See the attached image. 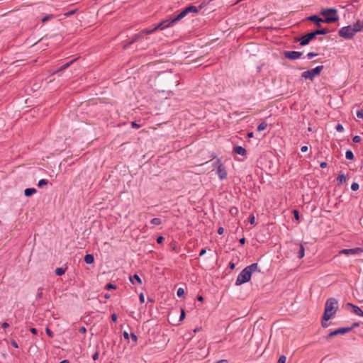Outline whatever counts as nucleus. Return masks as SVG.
<instances>
[{"mask_svg": "<svg viewBox=\"0 0 363 363\" xmlns=\"http://www.w3.org/2000/svg\"><path fill=\"white\" fill-rule=\"evenodd\" d=\"M339 304L335 298L331 297L326 300L324 310V320H329L333 318L338 310Z\"/></svg>", "mask_w": 363, "mask_h": 363, "instance_id": "nucleus-1", "label": "nucleus"}, {"mask_svg": "<svg viewBox=\"0 0 363 363\" xmlns=\"http://www.w3.org/2000/svg\"><path fill=\"white\" fill-rule=\"evenodd\" d=\"M324 23H333L339 20L337 10L335 8L322 9L320 12Z\"/></svg>", "mask_w": 363, "mask_h": 363, "instance_id": "nucleus-2", "label": "nucleus"}, {"mask_svg": "<svg viewBox=\"0 0 363 363\" xmlns=\"http://www.w3.org/2000/svg\"><path fill=\"white\" fill-rule=\"evenodd\" d=\"M213 167L214 169H216V173L218 174V178L220 180H223L227 178V170L220 158L216 159V160L213 163Z\"/></svg>", "mask_w": 363, "mask_h": 363, "instance_id": "nucleus-3", "label": "nucleus"}, {"mask_svg": "<svg viewBox=\"0 0 363 363\" xmlns=\"http://www.w3.org/2000/svg\"><path fill=\"white\" fill-rule=\"evenodd\" d=\"M323 68L324 67L323 65H319L312 69L305 71L302 72L301 77L306 79H308L311 81H313L315 76L320 74Z\"/></svg>", "mask_w": 363, "mask_h": 363, "instance_id": "nucleus-4", "label": "nucleus"}, {"mask_svg": "<svg viewBox=\"0 0 363 363\" xmlns=\"http://www.w3.org/2000/svg\"><path fill=\"white\" fill-rule=\"evenodd\" d=\"M338 35L340 37L343 38L346 40L352 39L355 35L352 26H347L341 28L338 30Z\"/></svg>", "mask_w": 363, "mask_h": 363, "instance_id": "nucleus-5", "label": "nucleus"}, {"mask_svg": "<svg viewBox=\"0 0 363 363\" xmlns=\"http://www.w3.org/2000/svg\"><path fill=\"white\" fill-rule=\"evenodd\" d=\"M251 277L252 275L250 274V272L245 268H244L237 277L235 285L240 286L245 283H247L250 281Z\"/></svg>", "mask_w": 363, "mask_h": 363, "instance_id": "nucleus-6", "label": "nucleus"}, {"mask_svg": "<svg viewBox=\"0 0 363 363\" xmlns=\"http://www.w3.org/2000/svg\"><path fill=\"white\" fill-rule=\"evenodd\" d=\"M314 31L307 33L301 37H296L294 42H299L301 46H305L309 44V43L315 38Z\"/></svg>", "mask_w": 363, "mask_h": 363, "instance_id": "nucleus-7", "label": "nucleus"}, {"mask_svg": "<svg viewBox=\"0 0 363 363\" xmlns=\"http://www.w3.org/2000/svg\"><path fill=\"white\" fill-rule=\"evenodd\" d=\"M175 21L173 18L171 17L169 18L162 21L160 23H158L155 27L157 30H164L165 28H169L175 24Z\"/></svg>", "mask_w": 363, "mask_h": 363, "instance_id": "nucleus-8", "label": "nucleus"}, {"mask_svg": "<svg viewBox=\"0 0 363 363\" xmlns=\"http://www.w3.org/2000/svg\"><path fill=\"white\" fill-rule=\"evenodd\" d=\"M284 56L289 60H295L302 56V52L298 51H284Z\"/></svg>", "mask_w": 363, "mask_h": 363, "instance_id": "nucleus-9", "label": "nucleus"}, {"mask_svg": "<svg viewBox=\"0 0 363 363\" xmlns=\"http://www.w3.org/2000/svg\"><path fill=\"white\" fill-rule=\"evenodd\" d=\"M363 252V250L360 247H354L350 249H343L340 250V254H344L346 255L360 254Z\"/></svg>", "mask_w": 363, "mask_h": 363, "instance_id": "nucleus-10", "label": "nucleus"}, {"mask_svg": "<svg viewBox=\"0 0 363 363\" xmlns=\"http://www.w3.org/2000/svg\"><path fill=\"white\" fill-rule=\"evenodd\" d=\"M347 333H349L348 328H337L332 332H330L327 338L332 337L333 336L337 335H345Z\"/></svg>", "mask_w": 363, "mask_h": 363, "instance_id": "nucleus-11", "label": "nucleus"}, {"mask_svg": "<svg viewBox=\"0 0 363 363\" xmlns=\"http://www.w3.org/2000/svg\"><path fill=\"white\" fill-rule=\"evenodd\" d=\"M347 307L352 308V312L359 316L363 317V311L358 306L352 303H347Z\"/></svg>", "mask_w": 363, "mask_h": 363, "instance_id": "nucleus-12", "label": "nucleus"}, {"mask_svg": "<svg viewBox=\"0 0 363 363\" xmlns=\"http://www.w3.org/2000/svg\"><path fill=\"white\" fill-rule=\"evenodd\" d=\"M307 20L314 23L318 27H320V23H323V18L318 15L310 16Z\"/></svg>", "mask_w": 363, "mask_h": 363, "instance_id": "nucleus-13", "label": "nucleus"}, {"mask_svg": "<svg viewBox=\"0 0 363 363\" xmlns=\"http://www.w3.org/2000/svg\"><path fill=\"white\" fill-rule=\"evenodd\" d=\"M233 152L236 155H240L244 157H246L247 155V150L240 145L234 146Z\"/></svg>", "mask_w": 363, "mask_h": 363, "instance_id": "nucleus-14", "label": "nucleus"}, {"mask_svg": "<svg viewBox=\"0 0 363 363\" xmlns=\"http://www.w3.org/2000/svg\"><path fill=\"white\" fill-rule=\"evenodd\" d=\"M355 34L358 32L363 31V21L358 19L353 25H352Z\"/></svg>", "mask_w": 363, "mask_h": 363, "instance_id": "nucleus-15", "label": "nucleus"}, {"mask_svg": "<svg viewBox=\"0 0 363 363\" xmlns=\"http://www.w3.org/2000/svg\"><path fill=\"white\" fill-rule=\"evenodd\" d=\"M140 38H143V36L141 33L140 32L139 33L135 34L130 41H128L124 45V48L129 47L130 45L133 44L135 42L138 40Z\"/></svg>", "mask_w": 363, "mask_h": 363, "instance_id": "nucleus-16", "label": "nucleus"}, {"mask_svg": "<svg viewBox=\"0 0 363 363\" xmlns=\"http://www.w3.org/2000/svg\"><path fill=\"white\" fill-rule=\"evenodd\" d=\"M140 38H143V36L141 33L140 32L139 33L135 34L130 41H128L124 45V48L129 47L130 45L133 44L135 42L138 40Z\"/></svg>", "mask_w": 363, "mask_h": 363, "instance_id": "nucleus-17", "label": "nucleus"}, {"mask_svg": "<svg viewBox=\"0 0 363 363\" xmlns=\"http://www.w3.org/2000/svg\"><path fill=\"white\" fill-rule=\"evenodd\" d=\"M188 14L187 11H186L185 8L176 16L172 17L175 23H177L178 21H181L182 18H184L186 15Z\"/></svg>", "mask_w": 363, "mask_h": 363, "instance_id": "nucleus-18", "label": "nucleus"}, {"mask_svg": "<svg viewBox=\"0 0 363 363\" xmlns=\"http://www.w3.org/2000/svg\"><path fill=\"white\" fill-rule=\"evenodd\" d=\"M245 269L250 272V274L252 275V272L258 271L260 272L259 269H258V264L257 263H252V264L247 266Z\"/></svg>", "mask_w": 363, "mask_h": 363, "instance_id": "nucleus-19", "label": "nucleus"}, {"mask_svg": "<svg viewBox=\"0 0 363 363\" xmlns=\"http://www.w3.org/2000/svg\"><path fill=\"white\" fill-rule=\"evenodd\" d=\"M84 260L86 264H91L94 262V257L91 254H86L84 256Z\"/></svg>", "mask_w": 363, "mask_h": 363, "instance_id": "nucleus-20", "label": "nucleus"}, {"mask_svg": "<svg viewBox=\"0 0 363 363\" xmlns=\"http://www.w3.org/2000/svg\"><path fill=\"white\" fill-rule=\"evenodd\" d=\"M129 279L133 284H135V281H136L140 285L142 284V280L140 277L136 274H135L133 276H130Z\"/></svg>", "mask_w": 363, "mask_h": 363, "instance_id": "nucleus-21", "label": "nucleus"}, {"mask_svg": "<svg viewBox=\"0 0 363 363\" xmlns=\"http://www.w3.org/2000/svg\"><path fill=\"white\" fill-rule=\"evenodd\" d=\"M315 34V36L318 35H326L328 33H330V30L328 28H321V29H316L315 30H313Z\"/></svg>", "mask_w": 363, "mask_h": 363, "instance_id": "nucleus-22", "label": "nucleus"}, {"mask_svg": "<svg viewBox=\"0 0 363 363\" xmlns=\"http://www.w3.org/2000/svg\"><path fill=\"white\" fill-rule=\"evenodd\" d=\"M77 60V58H74V59L65 63L59 68L58 72L66 69Z\"/></svg>", "mask_w": 363, "mask_h": 363, "instance_id": "nucleus-23", "label": "nucleus"}, {"mask_svg": "<svg viewBox=\"0 0 363 363\" xmlns=\"http://www.w3.org/2000/svg\"><path fill=\"white\" fill-rule=\"evenodd\" d=\"M37 190L35 188H27L24 191V195L26 196H31L34 194H35Z\"/></svg>", "mask_w": 363, "mask_h": 363, "instance_id": "nucleus-24", "label": "nucleus"}, {"mask_svg": "<svg viewBox=\"0 0 363 363\" xmlns=\"http://www.w3.org/2000/svg\"><path fill=\"white\" fill-rule=\"evenodd\" d=\"M337 185H340L347 182V178L344 174H340L337 177Z\"/></svg>", "mask_w": 363, "mask_h": 363, "instance_id": "nucleus-25", "label": "nucleus"}, {"mask_svg": "<svg viewBox=\"0 0 363 363\" xmlns=\"http://www.w3.org/2000/svg\"><path fill=\"white\" fill-rule=\"evenodd\" d=\"M186 11L188 13H198L199 9H197V6H195L194 5H189L185 8Z\"/></svg>", "mask_w": 363, "mask_h": 363, "instance_id": "nucleus-26", "label": "nucleus"}, {"mask_svg": "<svg viewBox=\"0 0 363 363\" xmlns=\"http://www.w3.org/2000/svg\"><path fill=\"white\" fill-rule=\"evenodd\" d=\"M305 255V249L303 245H300L299 250L297 252V257L301 259Z\"/></svg>", "mask_w": 363, "mask_h": 363, "instance_id": "nucleus-27", "label": "nucleus"}, {"mask_svg": "<svg viewBox=\"0 0 363 363\" xmlns=\"http://www.w3.org/2000/svg\"><path fill=\"white\" fill-rule=\"evenodd\" d=\"M157 30V28L155 26L152 29H143V30L140 31L141 34H142V36L143 37L144 35H149V34H151L152 33H154L155 31Z\"/></svg>", "mask_w": 363, "mask_h": 363, "instance_id": "nucleus-28", "label": "nucleus"}, {"mask_svg": "<svg viewBox=\"0 0 363 363\" xmlns=\"http://www.w3.org/2000/svg\"><path fill=\"white\" fill-rule=\"evenodd\" d=\"M267 127V123L265 121H263L258 125V126L257 128V130L259 132L263 131L266 129Z\"/></svg>", "mask_w": 363, "mask_h": 363, "instance_id": "nucleus-29", "label": "nucleus"}, {"mask_svg": "<svg viewBox=\"0 0 363 363\" xmlns=\"http://www.w3.org/2000/svg\"><path fill=\"white\" fill-rule=\"evenodd\" d=\"M65 272H66V268L58 267L55 269V273L57 276H62V275L65 274Z\"/></svg>", "mask_w": 363, "mask_h": 363, "instance_id": "nucleus-30", "label": "nucleus"}, {"mask_svg": "<svg viewBox=\"0 0 363 363\" xmlns=\"http://www.w3.org/2000/svg\"><path fill=\"white\" fill-rule=\"evenodd\" d=\"M345 157L346 159L349 160H352L354 159V156L352 150H347L345 153Z\"/></svg>", "mask_w": 363, "mask_h": 363, "instance_id": "nucleus-31", "label": "nucleus"}, {"mask_svg": "<svg viewBox=\"0 0 363 363\" xmlns=\"http://www.w3.org/2000/svg\"><path fill=\"white\" fill-rule=\"evenodd\" d=\"M150 223L155 225H159L162 223V220L159 218H154L150 220Z\"/></svg>", "mask_w": 363, "mask_h": 363, "instance_id": "nucleus-32", "label": "nucleus"}, {"mask_svg": "<svg viewBox=\"0 0 363 363\" xmlns=\"http://www.w3.org/2000/svg\"><path fill=\"white\" fill-rule=\"evenodd\" d=\"M48 184V180L45 179H42L38 182V186L39 188H43L44 186Z\"/></svg>", "mask_w": 363, "mask_h": 363, "instance_id": "nucleus-33", "label": "nucleus"}, {"mask_svg": "<svg viewBox=\"0 0 363 363\" xmlns=\"http://www.w3.org/2000/svg\"><path fill=\"white\" fill-rule=\"evenodd\" d=\"M292 213H293V215H294V218H295L298 222H299V220H300V213H299L298 210H297V209H294V210L292 211Z\"/></svg>", "mask_w": 363, "mask_h": 363, "instance_id": "nucleus-34", "label": "nucleus"}, {"mask_svg": "<svg viewBox=\"0 0 363 363\" xmlns=\"http://www.w3.org/2000/svg\"><path fill=\"white\" fill-rule=\"evenodd\" d=\"M185 291L183 288H179L177 291V295L178 297H183L184 296Z\"/></svg>", "mask_w": 363, "mask_h": 363, "instance_id": "nucleus-35", "label": "nucleus"}, {"mask_svg": "<svg viewBox=\"0 0 363 363\" xmlns=\"http://www.w3.org/2000/svg\"><path fill=\"white\" fill-rule=\"evenodd\" d=\"M54 18V15H52V14H49V15H47V16H44V17L41 19V21H42L43 23H45V22H47L48 21H49V20H50V19H52V18Z\"/></svg>", "mask_w": 363, "mask_h": 363, "instance_id": "nucleus-36", "label": "nucleus"}, {"mask_svg": "<svg viewBox=\"0 0 363 363\" xmlns=\"http://www.w3.org/2000/svg\"><path fill=\"white\" fill-rule=\"evenodd\" d=\"M321 325H322V327L324 328H326L330 325L328 320H324V315H323V316H322Z\"/></svg>", "mask_w": 363, "mask_h": 363, "instance_id": "nucleus-37", "label": "nucleus"}, {"mask_svg": "<svg viewBox=\"0 0 363 363\" xmlns=\"http://www.w3.org/2000/svg\"><path fill=\"white\" fill-rule=\"evenodd\" d=\"M43 296V288L40 287L38 289V293H37V295H36V298L37 299H40V298H42Z\"/></svg>", "mask_w": 363, "mask_h": 363, "instance_id": "nucleus-38", "label": "nucleus"}, {"mask_svg": "<svg viewBox=\"0 0 363 363\" xmlns=\"http://www.w3.org/2000/svg\"><path fill=\"white\" fill-rule=\"evenodd\" d=\"M116 289V286L111 283H108L105 286V289H106V290Z\"/></svg>", "mask_w": 363, "mask_h": 363, "instance_id": "nucleus-39", "label": "nucleus"}, {"mask_svg": "<svg viewBox=\"0 0 363 363\" xmlns=\"http://www.w3.org/2000/svg\"><path fill=\"white\" fill-rule=\"evenodd\" d=\"M335 130L337 131V132H340V133H342L344 131V127L342 124L340 123H337L336 125H335Z\"/></svg>", "mask_w": 363, "mask_h": 363, "instance_id": "nucleus-40", "label": "nucleus"}, {"mask_svg": "<svg viewBox=\"0 0 363 363\" xmlns=\"http://www.w3.org/2000/svg\"><path fill=\"white\" fill-rule=\"evenodd\" d=\"M359 326V323L355 322V323H352V325L351 326L346 327V328H348L349 332H350L352 330H353L354 328H357Z\"/></svg>", "mask_w": 363, "mask_h": 363, "instance_id": "nucleus-41", "label": "nucleus"}, {"mask_svg": "<svg viewBox=\"0 0 363 363\" xmlns=\"http://www.w3.org/2000/svg\"><path fill=\"white\" fill-rule=\"evenodd\" d=\"M359 188V185L358 183L357 182H353L352 184H351V189L352 191H357Z\"/></svg>", "mask_w": 363, "mask_h": 363, "instance_id": "nucleus-42", "label": "nucleus"}, {"mask_svg": "<svg viewBox=\"0 0 363 363\" xmlns=\"http://www.w3.org/2000/svg\"><path fill=\"white\" fill-rule=\"evenodd\" d=\"M45 333L48 335V336H49L50 337H54L53 332L48 327H47L45 328Z\"/></svg>", "mask_w": 363, "mask_h": 363, "instance_id": "nucleus-43", "label": "nucleus"}, {"mask_svg": "<svg viewBox=\"0 0 363 363\" xmlns=\"http://www.w3.org/2000/svg\"><path fill=\"white\" fill-rule=\"evenodd\" d=\"M286 357L285 355H281L278 359L277 363H286Z\"/></svg>", "mask_w": 363, "mask_h": 363, "instance_id": "nucleus-44", "label": "nucleus"}, {"mask_svg": "<svg viewBox=\"0 0 363 363\" xmlns=\"http://www.w3.org/2000/svg\"><path fill=\"white\" fill-rule=\"evenodd\" d=\"M318 54L316 53V52H308L307 55H306V57L308 59H312L313 57H316Z\"/></svg>", "mask_w": 363, "mask_h": 363, "instance_id": "nucleus-45", "label": "nucleus"}, {"mask_svg": "<svg viewBox=\"0 0 363 363\" xmlns=\"http://www.w3.org/2000/svg\"><path fill=\"white\" fill-rule=\"evenodd\" d=\"M357 116L359 118H363V109L360 108L357 111Z\"/></svg>", "mask_w": 363, "mask_h": 363, "instance_id": "nucleus-46", "label": "nucleus"}, {"mask_svg": "<svg viewBox=\"0 0 363 363\" xmlns=\"http://www.w3.org/2000/svg\"><path fill=\"white\" fill-rule=\"evenodd\" d=\"M208 4V3L205 1H203V2H201L199 6H197V9H199V12L203 8L205 7L206 5Z\"/></svg>", "mask_w": 363, "mask_h": 363, "instance_id": "nucleus-47", "label": "nucleus"}, {"mask_svg": "<svg viewBox=\"0 0 363 363\" xmlns=\"http://www.w3.org/2000/svg\"><path fill=\"white\" fill-rule=\"evenodd\" d=\"M185 316H186L185 311L183 308H182L181 309V314H180V316H179V321H182L185 318Z\"/></svg>", "mask_w": 363, "mask_h": 363, "instance_id": "nucleus-48", "label": "nucleus"}, {"mask_svg": "<svg viewBox=\"0 0 363 363\" xmlns=\"http://www.w3.org/2000/svg\"><path fill=\"white\" fill-rule=\"evenodd\" d=\"M361 137L359 135H355L352 138V141L355 143L361 142Z\"/></svg>", "mask_w": 363, "mask_h": 363, "instance_id": "nucleus-49", "label": "nucleus"}, {"mask_svg": "<svg viewBox=\"0 0 363 363\" xmlns=\"http://www.w3.org/2000/svg\"><path fill=\"white\" fill-rule=\"evenodd\" d=\"M10 343H11V345L13 347H15V348H18V343H17V342H16V341L15 340H13V339H11V340H10Z\"/></svg>", "mask_w": 363, "mask_h": 363, "instance_id": "nucleus-50", "label": "nucleus"}, {"mask_svg": "<svg viewBox=\"0 0 363 363\" xmlns=\"http://www.w3.org/2000/svg\"><path fill=\"white\" fill-rule=\"evenodd\" d=\"M249 222L250 224L254 225L255 223V218L253 215H250L249 217Z\"/></svg>", "mask_w": 363, "mask_h": 363, "instance_id": "nucleus-51", "label": "nucleus"}, {"mask_svg": "<svg viewBox=\"0 0 363 363\" xmlns=\"http://www.w3.org/2000/svg\"><path fill=\"white\" fill-rule=\"evenodd\" d=\"M164 238L163 236H162V235L158 236L157 238V242L158 244H162L164 242Z\"/></svg>", "mask_w": 363, "mask_h": 363, "instance_id": "nucleus-52", "label": "nucleus"}, {"mask_svg": "<svg viewBox=\"0 0 363 363\" xmlns=\"http://www.w3.org/2000/svg\"><path fill=\"white\" fill-rule=\"evenodd\" d=\"M99 352L98 350H96L95 352V353L92 355V359L94 361H96L99 359Z\"/></svg>", "mask_w": 363, "mask_h": 363, "instance_id": "nucleus-53", "label": "nucleus"}, {"mask_svg": "<svg viewBox=\"0 0 363 363\" xmlns=\"http://www.w3.org/2000/svg\"><path fill=\"white\" fill-rule=\"evenodd\" d=\"M130 337L132 339V340L135 342H137L138 341V336L134 333H132L130 334Z\"/></svg>", "mask_w": 363, "mask_h": 363, "instance_id": "nucleus-54", "label": "nucleus"}, {"mask_svg": "<svg viewBox=\"0 0 363 363\" xmlns=\"http://www.w3.org/2000/svg\"><path fill=\"white\" fill-rule=\"evenodd\" d=\"M131 127L133 128H139L140 127V125L137 123L135 121L131 122Z\"/></svg>", "mask_w": 363, "mask_h": 363, "instance_id": "nucleus-55", "label": "nucleus"}, {"mask_svg": "<svg viewBox=\"0 0 363 363\" xmlns=\"http://www.w3.org/2000/svg\"><path fill=\"white\" fill-rule=\"evenodd\" d=\"M123 335L125 340H128L130 335L128 334L127 331H123Z\"/></svg>", "mask_w": 363, "mask_h": 363, "instance_id": "nucleus-56", "label": "nucleus"}, {"mask_svg": "<svg viewBox=\"0 0 363 363\" xmlns=\"http://www.w3.org/2000/svg\"><path fill=\"white\" fill-rule=\"evenodd\" d=\"M139 300L141 303H143L145 302V296L143 293L140 294Z\"/></svg>", "mask_w": 363, "mask_h": 363, "instance_id": "nucleus-57", "label": "nucleus"}, {"mask_svg": "<svg viewBox=\"0 0 363 363\" xmlns=\"http://www.w3.org/2000/svg\"><path fill=\"white\" fill-rule=\"evenodd\" d=\"M79 332L80 333L84 334V333H86V328H85V327L82 326V327H80V328H79Z\"/></svg>", "mask_w": 363, "mask_h": 363, "instance_id": "nucleus-58", "label": "nucleus"}, {"mask_svg": "<svg viewBox=\"0 0 363 363\" xmlns=\"http://www.w3.org/2000/svg\"><path fill=\"white\" fill-rule=\"evenodd\" d=\"M327 166H328V163L326 162H321L320 163V167L322 169H324V168L327 167Z\"/></svg>", "mask_w": 363, "mask_h": 363, "instance_id": "nucleus-59", "label": "nucleus"}, {"mask_svg": "<svg viewBox=\"0 0 363 363\" xmlns=\"http://www.w3.org/2000/svg\"><path fill=\"white\" fill-rule=\"evenodd\" d=\"M117 318H118V317H117V315L116 313H113L111 315V320L113 322H114V323L116 322L117 321Z\"/></svg>", "mask_w": 363, "mask_h": 363, "instance_id": "nucleus-60", "label": "nucleus"}, {"mask_svg": "<svg viewBox=\"0 0 363 363\" xmlns=\"http://www.w3.org/2000/svg\"><path fill=\"white\" fill-rule=\"evenodd\" d=\"M30 331L33 335H37L38 334V330L36 328H30Z\"/></svg>", "mask_w": 363, "mask_h": 363, "instance_id": "nucleus-61", "label": "nucleus"}, {"mask_svg": "<svg viewBox=\"0 0 363 363\" xmlns=\"http://www.w3.org/2000/svg\"><path fill=\"white\" fill-rule=\"evenodd\" d=\"M206 252V248H203L201 250L200 252H199V256L200 257H202L203 256Z\"/></svg>", "mask_w": 363, "mask_h": 363, "instance_id": "nucleus-62", "label": "nucleus"}, {"mask_svg": "<svg viewBox=\"0 0 363 363\" xmlns=\"http://www.w3.org/2000/svg\"><path fill=\"white\" fill-rule=\"evenodd\" d=\"M308 146H306V145L302 146V147H301V151L302 152H307V151H308Z\"/></svg>", "mask_w": 363, "mask_h": 363, "instance_id": "nucleus-63", "label": "nucleus"}, {"mask_svg": "<svg viewBox=\"0 0 363 363\" xmlns=\"http://www.w3.org/2000/svg\"><path fill=\"white\" fill-rule=\"evenodd\" d=\"M214 363H228V361L227 359H220Z\"/></svg>", "mask_w": 363, "mask_h": 363, "instance_id": "nucleus-64", "label": "nucleus"}]
</instances>
